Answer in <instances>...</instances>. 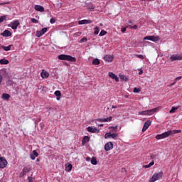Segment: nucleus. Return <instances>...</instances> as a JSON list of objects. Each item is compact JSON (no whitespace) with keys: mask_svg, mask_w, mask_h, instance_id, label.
I'll return each mask as SVG.
<instances>
[{"mask_svg":"<svg viewBox=\"0 0 182 182\" xmlns=\"http://www.w3.org/2000/svg\"><path fill=\"white\" fill-rule=\"evenodd\" d=\"M178 133H181V130L177 129V130H168L166 132H164L161 134H157L156 136V139L157 140H161V139H166V137H168L170 136H173V134H177Z\"/></svg>","mask_w":182,"mask_h":182,"instance_id":"obj_1","label":"nucleus"},{"mask_svg":"<svg viewBox=\"0 0 182 182\" xmlns=\"http://www.w3.org/2000/svg\"><path fill=\"white\" fill-rule=\"evenodd\" d=\"M60 60H68V62H76V58L69 55L61 54L58 56Z\"/></svg>","mask_w":182,"mask_h":182,"instance_id":"obj_2","label":"nucleus"},{"mask_svg":"<svg viewBox=\"0 0 182 182\" xmlns=\"http://www.w3.org/2000/svg\"><path fill=\"white\" fill-rule=\"evenodd\" d=\"M163 172H159L154 174L152 177L149 179V182H155L157 181V180H160L161 177H163Z\"/></svg>","mask_w":182,"mask_h":182,"instance_id":"obj_3","label":"nucleus"},{"mask_svg":"<svg viewBox=\"0 0 182 182\" xmlns=\"http://www.w3.org/2000/svg\"><path fill=\"white\" fill-rule=\"evenodd\" d=\"M19 21L14 20L12 22H11L8 26L9 28H11V29H14V31H16L18 29V26L20 25Z\"/></svg>","mask_w":182,"mask_h":182,"instance_id":"obj_4","label":"nucleus"},{"mask_svg":"<svg viewBox=\"0 0 182 182\" xmlns=\"http://www.w3.org/2000/svg\"><path fill=\"white\" fill-rule=\"evenodd\" d=\"M160 39L159 36H148L144 38V41H151L152 42H157Z\"/></svg>","mask_w":182,"mask_h":182,"instance_id":"obj_5","label":"nucleus"},{"mask_svg":"<svg viewBox=\"0 0 182 182\" xmlns=\"http://www.w3.org/2000/svg\"><path fill=\"white\" fill-rule=\"evenodd\" d=\"M171 62H174L176 60H182V55L174 54L170 57Z\"/></svg>","mask_w":182,"mask_h":182,"instance_id":"obj_6","label":"nucleus"},{"mask_svg":"<svg viewBox=\"0 0 182 182\" xmlns=\"http://www.w3.org/2000/svg\"><path fill=\"white\" fill-rule=\"evenodd\" d=\"M8 166V161L4 157H0V168H5Z\"/></svg>","mask_w":182,"mask_h":182,"instance_id":"obj_7","label":"nucleus"},{"mask_svg":"<svg viewBox=\"0 0 182 182\" xmlns=\"http://www.w3.org/2000/svg\"><path fill=\"white\" fill-rule=\"evenodd\" d=\"M46 32H48V28H43L41 31L36 32V36H37V38H41V36L45 35Z\"/></svg>","mask_w":182,"mask_h":182,"instance_id":"obj_8","label":"nucleus"},{"mask_svg":"<svg viewBox=\"0 0 182 182\" xmlns=\"http://www.w3.org/2000/svg\"><path fill=\"white\" fill-rule=\"evenodd\" d=\"M87 132H89V133H99L100 132V130L97 129V127H88L87 128Z\"/></svg>","mask_w":182,"mask_h":182,"instance_id":"obj_9","label":"nucleus"},{"mask_svg":"<svg viewBox=\"0 0 182 182\" xmlns=\"http://www.w3.org/2000/svg\"><path fill=\"white\" fill-rule=\"evenodd\" d=\"M86 8L88 11H90V12H93V11H95V8H96V6L94 5L93 3H88L86 4Z\"/></svg>","mask_w":182,"mask_h":182,"instance_id":"obj_10","label":"nucleus"},{"mask_svg":"<svg viewBox=\"0 0 182 182\" xmlns=\"http://www.w3.org/2000/svg\"><path fill=\"white\" fill-rule=\"evenodd\" d=\"M112 119H113V117H109L108 118L97 119L95 121L96 122H100L101 123H105L106 122H112Z\"/></svg>","mask_w":182,"mask_h":182,"instance_id":"obj_11","label":"nucleus"},{"mask_svg":"<svg viewBox=\"0 0 182 182\" xmlns=\"http://www.w3.org/2000/svg\"><path fill=\"white\" fill-rule=\"evenodd\" d=\"M113 149V143L112 142H108L105 144V151H110Z\"/></svg>","mask_w":182,"mask_h":182,"instance_id":"obj_12","label":"nucleus"},{"mask_svg":"<svg viewBox=\"0 0 182 182\" xmlns=\"http://www.w3.org/2000/svg\"><path fill=\"white\" fill-rule=\"evenodd\" d=\"M159 107H156L149 110H146L147 116H152V114H154L156 112H159Z\"/></svg>","mask_w":182,"mask_h":182,"instance_id":"obj_13","label":"nucleus"},{"mask_svg":"<svg viewBox=\"0 0 182 182\" xmlns=\"http://www.w3.org/2000/svg\"><path fill=\"white\" fill-rule=\"evenodd\" d=\"M151 125V121L150 120L146 121L144 124V127L142 128V132H146V130H147V129H149V127H150Z\"/></svg>","mask_w":182,"mask_h":182,"instance_id":"obj_14","label":"nucleus"},{"mask_svg":"<svg viewBox=\"0 0 182 182\" xmlns=\"http://www.w3.org/2000/svg\"><path fill=\"white\" fill-rule=\"evenodd\" d=\"M108 75L109 76V77H111V79H113L114 80H115V82H119V77H117V75H116V74L109 72L108 73Z\"/></svg>","mask_w":182,"mask_h":182,"instance_id":"obj_15","label":"nucleus"},{"mask_svg":"<svg viewBox=\"0 0 182 182\" xmlns=\"http://www.w3.org/2000/svg\"><path fill=\"white\" fill-rule=\"evenodd\" d=\"M34 9L37 11V12H45V8L41 5H36Z\"/></svg>","mask_w":182,"mask_h":182,"instance_id":"obj_16","label":"nucleus"},{"mask_svg":"<svg viewBox=\"0 0 182 182\" xmlns=\"http://www.w3.org/2000/svg\"><path fill=\"white\" fill-rule=\"evenodd\" d=\"M38 156H39V154L36 151V150H33L30 154V158L31 160H35Z\"/></svg>","mask_w":182,"mask_h":182,"instance_id":"obj_17","label":"nucleus"},{"mask_svg":"<svg viewBox=\"0 0 182 182\" xmlns=\"http://www.w3.org/2000/svg\"><path fill=\"white\" fill-rule=\"evenodd\" d=\"M41 77L43 79H48V77H49V73L45 70H43L41 72Z\"/></svg>","mask_w":182,"mask_h":182,"instance_id":"obj_18","label":"nucleus"},{"mask_svg":"<svg viewBox=\"0 0 182 182\" xmlns=\"http://www.w3.org/2000/svg\"><path fill=\"white\" fill-rule=\"evenodd\" d=\"M1 36L9 37L12 36V33L9 30H5L3 33H1Z\"/></svg>","mask_w":182,"mask_h":182,"instance_id":"obj_19","label":"nucleus"},{"mask_svg":"<svg viewBox=\"0 0 182 182\" xmlns=\"http://www.w3.org/2000/svg\"><path fill=\"white\" fill-rule=\"evenodd\" d=\"M92 20H81L78 21L79 25H86L87 23H92Z\"/></svg>","mask_w":182,"mask_h":182,"instance_id":"obj_20","label":"nucleus"},{"mask_svg":"<svg viewBox=\"0 0 182 182\" xmlns=\"http://www.w3.org/2000/svg\"><path fill=\"white\" fill-rule=\"evenodd\" d=\"M106 62H113V55H107L104 57Z\"/></svg>","mask_w":182,"mask_h":182,"instance_id":"obj_21","label":"nucleus"},{"mask_svg":"<svg viewBox=\"0 0 182 182\" xmlns=\"http://www.w3.org/2000/svg\"><path fill=\"white\" fill-rule=\"evenodd\" d=\"M1 99H3V100H9V99H11V95L8 93H3L1 95Z\"/></svg>","mask_w":182,"mask_h":182,"instance_id":"obj_22","label":"nucleus"},{"mask_svg":"<svg viewBox=\"0 0 182 182\" xmlns=\"http://www.w3.org/2000/svg\"><path fill=\"white\" fill-rule=\"evenodd\" d=\"M90 140V137H89V136H84L82 141V145L85 146V144L89 143Z\"/></svg>","mask_w":182,"mask_h":182,"instance_id":"obj_23","label":"nucleus"},{"mask_svg":"<svg viewBox=\"0 0 182 182\" xmlns=\"http://www.w3.org/2000/svg\"><path fill=\"white\" fill-rule=\"evenodd\" d=\"M54 95H56V100H60V97L62 96V92H60V90L55 91Z\"/></svg>","mask_w":182,"mask_h":182,"instance_id":"obj_24","label":"nucleus"},{"mask_svg":"<svg viewBox=\"0 0 182 182\" xmlns=\"http://www.w3.org/2000/svg\"><path fill=\"white\" fill-rule=\"evenodd\" d=\"M11 48L12 45H9V46H1V49L5 50L6 52H9V50H11Z\"/></svg>","mask_w":182,"mask_h":182,"instance_id":"obj_25","label":"nucleus"},{"mask_svg":"<svg viewBox=\"0 0 182 182\" xmlns=\"http://www.w3.org/2000/svg\"><path fill=\"white\" fill-rule=\"evenodd\" d=\"M73 166L72 164H69L68 165L65 166V171H71Z\"/></svg>","mask_w":182,"mask_h":182,"instance_id":"obj_26","label":"nucleus"},{"mask_svg":"<svg viewBox=\"0 0 182 182\" xmlns=\"http://www.w3.org/2000/svg\"><path fill=\"white\" fill-rule=\"evenodd\" d=\"M8 63H9V61L6 59L0 60V65H8Z\"/></svg>","mask_w":182,"mask_h":182,"instance_id":"obj_27","label":"nucleus"},{"mask_svg":"<svg viewBox=\"0 0 182 182\" xmlns=\"http://www.w3.org/2000/svg\"><path fill=\"white\" fill-rule=\"evenodd\" d=\"M151 166H154V161H152L151 162H150L149 164L147 165H144V167L145 168H150V167H151Z\"/></svg>","mask_w":182,"mask_h":182,"instance_id":"obj_28","label":"nucleus"},{"mask_svg":"<svg viewBox=\"0 0 182 182\" xmlns=\"http://www.w3.org/2000/svg\"><path fill=\"white\" fill-rule=\"evenodd\" d=\"M92 65H100V60L95 58L92 60Z\"/></svg>","mask_w":182,"mask_h":182,"instance_id":"obj_29","label":"nucleus"},{"mask_svg":"<svg viewBox=\"0 0 182 182\" xmlns=\"http://www.w3.org/2000/svg\"><path fill=\"white\" fill-rule=\"evenodd\" d=\"M91 164H93V166H96V164H97V159H96V158L92 157L91 159Z\"/></svg>","mask_w":182,"mask_h":182,"instance_id":"obj_30","label":"nucleus"},{"mask_svg":"<svg viewBox=\"0 0 182 182\" xmlns=\"http://www.w3.org/2000/svg\"><path fill=\"white\" fill-rule=\"evenodd\" d=\"M178 109V107H172L171 110L169 111V113H175L176 110Z\"/></svg>","mask_w":182,"mask_h":182,"instance_id":"obj_31","label":"nucleus"},{"mask_svg":"<svg viewBox=\"0 0 182 182\" xmlns=\"http://www.w3.org/2000/svg\"><path fill=\"white\" fill-rule=\"evenodd\" d=\"M138 114H139V116H147V110L139 112Z\"/></svg>","mask_w":182,"mask_h":182,"instance_id":"obj_32","label":"nucleus"},{"mask_svg":"<svg viewBox=\"0 0 182 182\" xmlns=\"http://www.w3.org/2000/svg\"><path fill=\"white\" fill-rule=\"evenodd\" d=\"M112 132H107L105 135V139H111Z\"/></svg>","mask_w":182,"mask_h":182,"instance_id":"obj_33","label":"nucleus"},{"mask_svg":"<svg viewBox=\"0 0 182 182\" xmlns=\"http://www.w3.org/2000/svg\"><path fill=\"white\" fill-rule=\"evenodd\" d=\"M117 137H119V134H117L116 133L111 134V139H117Z\"/></svg>","mask_w":182,"mask_h":182,"instance_id":"obj_34","label":"nucleus"},{"mask_svg":"<svg viewBox=\"0 0 182 182\" xmlns=\"http://www.w3.org/2000/svg\"><path fill=\"white\" fill-rule=\"evenodd\" d=\"M94 31H94L95 35H99L100 30H99V28L97 26L95 27Z\"/></svg>","mask_w":182,"mask_h":182,"instance_id":"obj_35","label":"nucleus"},{"mask_svg":"<svg viewBox=\"0 0 182 182\" xmlns=\"http://www.w3.org/2000/svg\"><path fill=\"white\" fill-rule=\"evenodd\" d=\"M134 56L139 58V59H144V55H143L134 54Z\"/></svg>","mask_w":182,"mask_h":182,"instance_id":"obj_36","label":"nucleus"},{"mask_svg":"<svg viewBox=\"0 0 182 182\" xmlns=\"http://www.w3.org/2000/svg\"><path fill=\"white\" fill-rule=\"evenodd\" d=\"M33 120H34L35 127H36V126H38V124L39 123V122H41V118H38L37 119H33Z\"/></svg>","mask_w":182,"mask_h":182,"instance_id":"obj_37","label":"nucleus"},{"mask_svg":"<svg viewBox=\"0 0 182 182\" xmlns=\"http://www.w3.org/2000/svg\"><path fill=\"white\" fill-rule=\"evenodd\" d=\"M6 16H1L0 17V23H2V22H4V21H6Z\"/></svg>","mask_w":182,"mask_h":182,"instance_id":"obj_38","label":"nucleus"},{"mask_svg":"<svg viewBox=\"0 0 182 182\" xmlns=\"http://www.w3.org/2000/svg\"><path fill=\"white\" fill-rule=\"evenodd\" d=\"M84 42H87V38L83 37V38L80 41V43H84Z\"/></svg>","mask_w":182,"mask_h":182,"instance_id":"obj_39","label":"nucleus"},{"mask_svg":"<svg viewBox=\"0 0 182 182\" xmlns=\"http://www.w3.org/2000/svg\"><path fill=\"white\" fill-rule=\"evenodd\" d=\"M106 33H107V32H106V31L102 30L101 32L100 33V36H105V35H106Z\"/></svg>","mask_w":182,"mask_h":182,"instance_id":"obj_40","label":"nucleus"},{"mask_svg":"<svg viewBox=\"0 0 182 182\" xmlns=\"http://www.w3.org/2000/svg\"><path fill=\"white\" fill-rule=\"evenodd\" d=\"M109 129L113 132H117V126L116 127H110Z\"/></svg>","mask_w":182,"mask_h":182,"instance_id":"obj_41","label":"nucleus"},{"mask_svg":"<svg viewBox=\"0 0 182 182\" xmlns=\"http://www.w3.org/2000/svg\"><path fill=\"white\" fill-rule=\"evenodd\" d=\"M23 174H26V173H29V169H28V168H24L23 169Z\"/></svg>","mask_w":182,"mask_h":182,"instance_id":"obj_42","label":"nucleus"},{"mask_svg":"<svg viewBox=\"0 0 182 182\" xmlns=\"http://www.w3.org/2000/svg\"><path fill=\"white\" fill-rule=\"evenodd\" d=\"M134 93H139L140 92V89H139L137 87H135L134 89Z\"/></svg>","mask_w":182,"mask_h":182,"instance_id":"obj_43","label":"nucleus"},{"mask_svg":"<svg viewBox=\"0 0 182 182\" xmlns=\"http://www.w3.org/2000/svg\"><path fill=\"white\" fill-rule=\"evenodd\" d=\"M31 22L33 23H38V20H36V18H31Z\"/></svg>","mask_w":182,"mask_h":182,"instance_id":"obj_44","label":"nucleus"},{"mask_svg":"<svg viewBox=\"0 0 182 182\" xmlns=\"http://www.w3.org/2000/svg\"><path fill=\"white\" fill-rule=\"evenodd\" d=\"M55 22H56V20L55 18H50V23H55Z\"/></svg>","mask_w":182,"mask_h":182,"instance_id":"obj_45","label":"nucleus"},{"mask_svg":"<svg viewBox=\"0 0 182 182\" xmlns=\"http://www.w3.org/2000/svg\"><path fill=\"white\" fill-rule=\"evenodd\" d=\"M181 79H182V77L179 76L175 79V82H178V80H181Z\"/></svg>","mask_w":182,"mask_h":182,"instance_id":"obj_46","label":"nucleus"},{"mask_svg":"<svg viewBox=\"0 0 182 182\" xmlns=\"http://www.w3.org/2000/svg\"><path fill=\"white\" fill-rule=\"evenodd\" d=\"M130 29H137V25H134V26H131Z\"/></svg>","mask_w":182,"mask_h":182,"instance_id":"obj_47","label":"nucleus"},{"mask_svg":"<svg viewBox=\"0 0 182 182\" xmlns=\"http://www.w3.org/2000/svg\"><path fill=\"white\" fill-rule=\"evenodd\" d=\"M121 32H122V33H124V32H126V28H122L121 29Z\"/></svg>","mask_w":182,"mask_h":182,"instance_id":"obj_48","label":"nucleus"},{"mask_svg":"<svg viewBox=\"0 0 182 182\" xmlns=\"http://www.w3.org/2000/svg\"><path fill=\"white\" fill-rule=\"evenodd\" d=\"M3 79H4V77H2V75H0V85L2 83Z\"/></svg>","mask_w":182,"mask_h":182,"instance_id":"obj_49","label":"nucleus"},{"mask_svg":"<svg viewBox=\"0 0 182 182\" xmlns=\"http://www.w3.org/2000/svg\"><path fill=\"white\" fill-rule=\"evenodd\" d=\"M86 161H92V159H90V157H87Z\"/></svg>","mask_w":182,"mask_h":182,"instance_id":"obj_50","label":"nucleus"},{"mask_svg":"<svg viewBox=\"0 0 182 182\" xmlns=\"http://www.w3.org/2000/svg\"><path fill=\"white\" fill-rule=\"evenodd\" d=\"M28 182H32V178L31 176L28 177Z\"/></svg>","mask_w":182,"mask_h":182,"instance_id":"obj_51","label":"nucleus"},{"mask_svg":"<svg viewBox=\"0 0 182 182\" xmlns=\"http://www.w3.org/2000/svg\"><path fill=\"white\" fill-rule=\"evenodd\" d=\"M40 126H41V129H43V127H45V125L43 124L42 123L40 124Z\"/></svg>","mask_w":182,"mask_h":182,"instance_id":"obj_52","label":"nucleus"},{"mask_svg":"<svg viewBox=\"0 0 182 182\" xmlns=\"http://www.w3.org/2000/svg\"><path fill=\"white\" fill-rule=\"evenodd\" d=\"M120 76V79L124 80V75H119Z\"/></svg>","mask_w":182,"mask_h":182,"instance_id":"obj_53","label":"nucleus"},{"mask_svg":"<svg viewBox=\"0 0 182 182\" xmlns=\"http://www.w3.org/2000/svg\"><path fill=\"white\" fill-rule=\"evenodd\" d=\"M112 109H117V106L112 105Z\"/></svg>","mask_w":182,"mask_h":182,"instance_id":"obj_54","label":"nucleus"},{"mask_svg":"<svg viewBox=\"0 0 182 182\" xmlns=\"http://www.w3.org/2000/svg\"><path fill=\"white\" fill-rule=\"evenodd\" d=\"M139 75H143V70H141V71L139 73Z\"/></svg>","mask_w":182,"mask_h":182,"instance_id":"obj_55","label":"nucleus"},{"mask_svg":"<svg viewBox=\"0 0 182 182\" xmlns=\"http://www.w3.org/2000/svg\"><path fill=\"white\" fill-rule=\"evenodd\" d=\"M176 81H175L174 82H173L172 84H171V86H174V85H176Z\"/></svg>","mask_w":182,"mask_h":182,"instance_id":"obj_56","label":"nucleus"},{"mask_svg":"<svg viewBox=\"0 0 182 182\" xmlns=\"http://www.w3.org/2000/svg\"><path fill=\"white\" fill-rule=\"evenodd\" d=\"M39 161H41V160H40L39 159H36V162L38 163V162H39Z\"/></svg>","mask_w":182,"mask_h":182,"instance_id":"obj_57","label":"nucleus"},{"mask_svg":"<svg viewBox=\"0 0 182 182\" xmlns=\"http://www.w3.org/2000/svg\"><path fill=\"white\" fill-rule=\"evenodd\" d=\"M100 127H103V124H100Z\"/></svg>","mask_w":182,"mask_h":182,"instance_id":"obj_58","label":"nucleus"},{"mask_svg":"<svg viewBox=\"0 0 182 182\" xmlns=\"http://www.w3.org/2000/svg\"><path fill=\"white\" fill-rule=\"evenodd\" d=\"M47 110H50V107L47 108Z\"/></svg>","mask_w":182,"mask_h":182,"instance_id":"obj_59","label":"nucleus"},{"mask_svg":"<svg viewBox=\"0 0 182 182\" xmlns=\"http://www.w3.org/2000/svg\"><path fill=\"white\" fill-rule=\"evenodd\" d=\"M0 158H1V154H0Z\"/></svg>","mask_w":182,"mask_h":182,"instance_id":"obj_60","label":"nucleus"}]
</instances>
